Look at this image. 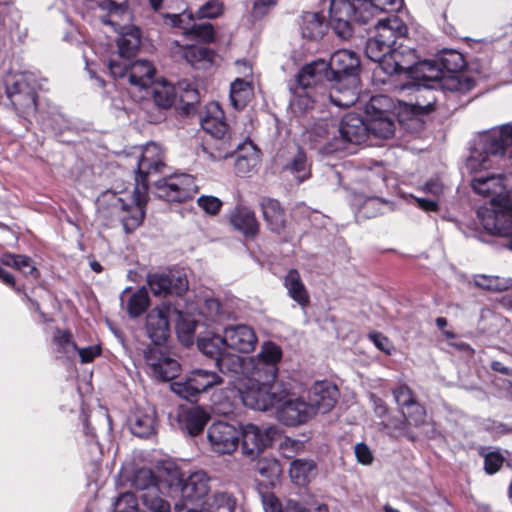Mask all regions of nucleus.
I'll list each match as a JSON object with an SVG mask.
<instances>
[{"mask_svg": "<svg viewBox=\"0 0 512 512\" xmlns=\"http://www.w3.org/2000/svg\"><path fill=\"white\" fill-rule=\"evenodd\" d=\"M131 482L135 488L146 490L142 495V502L150 512H170V503L160 496V489L156 485V475L151 469H137Z\"/></svg>", "mask_w": 512, "mask_h": 512, "instance_id": "11", "label": "nucleus"}, {"mask_svg": "<svg viewBox=\"0 0 512 512\" xmlns=\"http://www.w3.org/2000/svg\"><path fill=\"white\" fill-rule=\"evenodd\" d=\"M181 428L189 435H198L204 429L209 420V415L200 407H193L183 410L179 416Z\"/></svg>", "mask_w": 512, "mask_h": 512, "instance_id": "32", "label": "nucleus"}, {"mask_svg": "<svg viewBox=\"0 0 512 512\" xmlns=\"http://www.w3.org/2000/svg\"><path fill=\"white\" fill-rule=\"evenodd\" d=\"M1 262L5 266L13 267L24 275H33L36 277L37 269L30 258L23 255L4 254Z\"/></svg>", "mask_w": 512, "mask_h": 512, "instance_id": "47", "label": "nucleus"}, {"mask_svg": "<svg viewBox=\"0 0 512 512\" xmlns=\"http://www.w3.org/2000/svg\"><path fill=\"white\" fill-rule=\"evenodd\" d=\"M402 414L411 425L419 426L425 422L426 411L417 402L412 403V406H408V409H403Z\"/></svg>", "mask_w": 512, "mask_h": 512, "instance_id": "59", "label": "nucleus"}, {"mask_svg": "<svg viewBox=\"0 0 512 512\" xmlns=\"http://www.w3.org/2000/svg\"><path fill=\"white\" fill-rule=\"evenodd\" d=\"M263 218L272 232L280 233L285 227V213L280 203L272 198L260 202Z\"/></svg>", "mask_w": 512, "mask_h": 512, "instance_id": "31", "label": "nucleus"}, {"mask_svg": "<svg viewBox=\"0 0 512 512\" xmlns=\"http://www.w3.org/2000/svg\"><path fill=\"white\" fill-rule=\"evenodd\" d=\"M233 227L241 231L246 237H254L258 233L259 224L255 214L246 207H238L230 218Z\"/></svg>", "mask_w": 512, "mask_h": 512, "instance_id": "35", "label": "nucleus"}, {"mask_svg": "<svg viewBox=\"0 0 512 512\" xmlns=\"http://www.w3.org/2000/svg\"><path fill=\"white\" fill-rule=\"evenodd\" d=\"M148 305V293L145 288H141L129 296L126 309L131 317H137L145 311Z\"/></svg>", "mask_w": 512, "mask_h": 512, "instance_id": "50", "label": "nucleus"}, {"mask_svg": "<svg viewBox=\"0 0 512 512\" xmlns=\"http://www.w3.org/2000/svg\"><path fill=\"white\" fill-rule=\"evenodd\" d=\"M505 156L512 165V122L479 133L467 166L472 171L488 169L492 166L493 158ZM509 247L512 249V240Z\"/></svg>", "mask_w": 512, "mask_h": 512, "instance_id": "3", "label": "nucleus"}, {"mask_svg": "<svg viewBox=\"0 0 512 512\" xmlns=\"http://www.w3.org/2000/svg\"><path fill=\"white\" fill-rule=\"evenodd\" d=\"M326 31L324 18L315 12H306L302 16L301 33L309 40L320 39Z\"/></svg>", "mask_w": 512, "mask_h": 512, "instance_id": "38", "label": "nucleus"}, {"mask_svg": "<svg viewBox=\"0 0 512 512\" xmlns=\"http://www.w3.org/2000/svg\"><path fill=\"white\" fill-rule=\"evenodd\" d=\"M396 403L401 407V410L408 409L412 403H416L413 398L411 389L406 385H401L393 391Z\"/></svg>", "mask_w": 512, "mask_h": 512, "instance_id": "61", "label": "nucleus"}, {"mask_svg": "<svg viewBox=\"0 0 512 512\" xmlns=\"http://www.w3.org/2000/svg\"><path fill=\"white\" fill-rule=\"evenodd\" d=\"M174 45L181 51L183 57L191 65L205 67L214 62L215 53L209 48L197 45L181 46L178 42H174Z\"/></svg>", "mask_w": 512, "mask_h": 512, "instance_id": "37", "label": "nucleus"}, {"mask_svg": "<svg viewBox=\"0 0 512 512\" xmlns=\"http://www.w3.org/2000/svg\"><path fill=\"white\" fill-rule=\"evenodd\" d=\"M148 94H151L155 104L162 108H168L172 106L176 91L172 84L168 83L165 80L154 82L150 89L148 90Z\"/></svg>", "mask_w": 512, "mask_h": 512, "instance_id": "41", "label": "nucleus"}, {"mask_svg": "<svg viewBox=\"0 0 512 512\" xmlns=\"http://www.w3.org/2000/svg\"><path fill=\"white\" fill-rule=\"evenodd\" d=\"M418 96L416 102L411 104V112L414 116L427 114L434 109L437 101L433 92L427 88H418Z\"/></svg>", "mask_w": 512, "mask_h": 512, "instance_id": "46", "label": "nucleus"}, {"mask_svg": "<svg viewBox=\"0 0 512 512\" xmlns=\"http://www.w3.org/2000/svg\"><path fill=\"white\" fill-rule=\"evenodd\" d=\"M417 60L418 56L412 48L400 44L384 58L382 71L388 75L404 73L410 77Z\"/></svg>", "mask_w": 512, "mask_h": 512, "instance_id": "21", "label": "nucleus"}, {"mask_svg": "<svg viewBox=\"0 0 512 512\" xmlns=\"http://www.w3.org/2000/svg\"><path fill=\"white\" fill-rule=\"evenodd\" d=\"M203 130L213 137L222 139L225 137L228 126L224 121V113L218 104L212 103L207 107L206 114L201 119Z\"/></svg>", "mask_w": 512, "mask_h": 512, "instance_id": "29", "label": "nucleus"}, {"mask_svg": "<svg viewBox=\"0 0 512 512\" xmlns=\"http://www.w3.org/2000/svg\"><path fill=\"white\" fill-rule=\"evenodd\" d=\"M114 512H135L138 509V499L132 492L120 494L113 502Z\"/></svg>", "mask_w": 512, "mask_h": 512, "instance_id": "56", "label": "nucleus"}, {"mask_svg": "<svg viewBox=\"0 0 512 512\" xmlns=\"http://www.w3.org/2000/svg\"><path fill=\"white\" fill-rule=\"evenodd\" d=\"M256 471L264 477H272L280 472V466L274 458H264L257 462Z\"/></svg>", "mask_w": 512, "mask_h": 512, "instance_id": "60", "label": "nucleus"}, {"mask_svg": "<svg viewBox=\"0 0 512 512\" xmlns=\"http://www.w3.org/2000/svg\"><path fill=\"white\" fill-rule=\"evenodd\" d=\"M282 359V349L274 342L267 341L261 346L260 352L255 358H249L247 364H251L254 361L257 363L254 365L252 374L262 375L268 377L271 380H275L278 373L277 364Z\"/></svg>", "mask_w": 512, "mask_h": 512, "instance_id": "18", "label": "nucleus"}, {"mask_svg": "<svg viewBox=\"0 0 512 512\" xmlns=\"http://www.w3.org/2000/svg\"><path fill=\"white\" fill-rule=\"evenodd\" d=\"M338 389L328 382H316L309 390L308 401L313 407L315 415L318 412H329L337 402Z\"/></svg>", "mask_w": 512, "mask_h": 512, "instance_id": "24", "label": "nucleus"}, {"mask_svg": "<svg viewBox=\"0 0 512 512\" xmlns=\"http://www.w3.org/2000/svg\"><path fill=\"white\" fill-rule=\"evenodd\" d=\"M145 361L149 374L159 381L172 380L180 372V364L156 346L147 348L145 351Z\"/></svg>", "mask_w": 512, "mask_h": 512, "instance_id": "16", "label": "nucleus"}, {"mask_svg": "<svg viewBox=\"0 0 512 512\" xmlns=\"http://www.w3.org/2000/svg\"><path fill=\"white\" fill-rule=\"evenodd\" d=\"M147 283L155 296L182 295L188 289L186 277L180 273H154L147 276Z\"/></svg>", "mask_w": 512, "mask_h": 512, "instance_id": "20", "label": "nucleus"}, {"mask_svg": "<svg viewBox=\"0 0 512 512\" xmlns=\"http://www.w3.org/2000/svg\"><path fill=\"white\" fill-rule=\"evenodd\" d=\"M156 194L166 201L182 202L197 191L195 178L189 174H174L155 182Z\"/></svg>", "mask_w": 512, "mask_h": 512, "instance_id": "10", "label": "nucleus"}, {"mask_svg": "<svg viewBox=\"0 0 512 512\" xmlns=\"http://www.w3.org/2000/svg\"><path fill=\"white\" fill-rule=\"evenodd\" d=\"M284 286L288 295L300 306L305 307L309 304V293L296 269L288 271L284 278Z\"/></svg>", "mask_w": 512, "mask_h": 512, "instance_id": "36", "label": "nucleus"}, {"mask_svg": "<svg viewBox=\"0 0 512 512\" xmlns=\"http://www.w3.org/2000/svg\"><path fill=\"white\" fill-rule=\"evenodd\" d=\"M317 475V465L312 459H295L290 463L289 477L298 486H305Z\"/></svg>", "mask_w": 512, "mask_h": 512, "instance_id": "33", "label": "nucleus"}, {"mask_svg": "<svg viewBox=\"0 0 512 512\" xmlns=\"http://www.w3.org/2000/svg\"><path fill=\"white\" fill-rule=\"evenodd\" d=\"M155 68L147 60H137L129 65L128 82L132 88L144 91L146 97L150 86L155 82Z\"/></svg>", "mask_w": 512, "mask_h": 512, "instance_id": "26", "label": "nucleus"}, {"mask_svg": "<svg viewBox=\"0 0 512 512\" xmlns=\"http://www.w3.org/2000/svg\"><path fill=\"white\" fill-rule=\"evenodd\" d=\"M209 490V477L204 471L190 474L180 486L181 501L174 504L176 512H200L198 507L204 503Z\"/></svg>", "mask_w": 512, "mask_h": 512, "instance_id": "9", "label": "nucleus"}, {"mask_svg": "<svg viewBox=\"0 0 512 512\" xmlns=\"http://www.w3.org/2000/svg\"><path fill=\"white\" fill-rule=\"evenodd\" d=\"M197 322L187 314H179L176 323V331L179 340L184 345H190L193 342V336L197 327Z\"/></svg>", "mask_w": 512, "mask_h": 512, "instance_id": "48", "label": "nucleus"}, {"mask_svg": "<svg viewBox=\"0 0 512 512\" xmlns=\"http://www.w3.org/2000/svg\"><path fill=\"white\" fill-rule=\"evenodd\" d=\"M98 6L107 15L101 16L106 25H118V19L131 22L132 15L127 6V0H99Z\"/></svg>", "mask_w": 512, "mask_h": 512, "instance_id": "30", "label": "nucleus"}, {"mask_svg": "<svg viewBox=\"0 0 512 512\" xmlns=\"http://www.w3.org/2000/svg\"><path fill=\"white\" fill-rule=\"evenodd\" d=\"M290 90L292 93L290 106L294 113H304L313 108L314 99L311 90L295 84L290 87Z\"/></svg>", "mask_w": 512, "mask_h": 512, "instance_id": "44", "label": "nucleus"}, {"mask_svg": "<svg viewBox=\"0 0 512 512\" xmlns=\"http://www.w3.org/2000/svg\"><path fill=\"white\" fill-rule=\"evenodd\" d=\"M376 34L366 44L367 57L378 63L382 69L384 58L390 53L391 45L396 43V38L404 36L407 27L402 20L395 15L379 19L375 25Z\"/></svg>", "mask_w": 512, "mask_h": 512, "instance_id": "7", "label": "nucleus"}, {"mask_svg": "<svg viewBox=\"0 0 512 512\" xmlns=\"http://www.w3.org/2000/svg\"><path fill=\"white\" fill-rule=\"evenodd\" d=\"M120 35L117 39L119 58L132 55L140 46L141 38L139 29L130 22L118 19V25H111Z\"/></svg>", "mask_w": 512, "mask_h": 512, "instance_id": "27", "label": "nucleus"}, {"mask_svg": "<svg viewBox=\"0 0 512 512\" xmlns=\"http://www.w3.org/2000/svg\"><path fill=\"white\" fill-rule=\"evenodd\" d=\"M338 131L339 141L344 143L361 144L369 136L366 119L353 113H348L342 118Z\"/></svg>", "mask_w": 512, "mask_h": 512, "instance_id": "25", "label": "nucleus"}, {"mask_svg": "<svg viewBox=\"0 0 512 512\" xmlns=\"http://www.w3.org/2000/svg\"><path fill=\"white\" fill-rule=\"evenodd\" d=\"M315 416L313 407L309 401L302 398H289L277 405V417L279 421L288 426H294L306 423Z\"/></svg>", "mask_w": 512, "mask_h": 512, "instance_id": "17", "label": "nucleus"}, {"mask_svg": "<svg viewBox=\"0 0 512 512\" xmlns=\"http://www.w3.org/2000/svg\"><path fill=\"white\" fill-rule=\"evenodd\" d=\"M388 99L385 96L371 98L366 106V123L368 134L378 138H389L395 130V123L389 114L382 109Z\"/></svg>", "mask_w": 512, "mask_h": 512, "instance_id": "13", "label": "nucleus"}, {"mask_svg": "<svg viewBox=\"0 0 512 512\" xmlns=\"http://www.w3.org/2000/svg\"><path fill=\"white\" fill-rule=\"evenodd\" d=\"M208 505L210 509L224 512H234L239 507L238 500L228 492L215 493Z\"/></svg>", "mask_w": 512, "mask_h": 512, "instance_id": "53", "label": "nucleus"}, {"mask_svg": "<svg viewBox=\"0 0 512 512\" xmlns=\"http://www.w3.org/2000/svg\"><path fill=\"white\" fill-rule=\"evenodd\" d=\"M229 146L240 148L250 152L247 155L237 154L235 159V171L239 176H248L258 164V153L252 142H245L243 144L233 143L230 141Z\"/></svg>", "mask_w": 512, "mask_h": 512, "instance_id": "34", "label": "nucleus"}, {"mask_svg": "<svg viewBox=\"0 0 512 512\" xmlns=\"http://www.w3.org/2000/svg\"><path fill=\"white\" fill-rule=\"evenodd\" d=\"M409 78L415 80L418 86H439L443 90L458 93L469 92L475 86L474 78L468 74L445 75L437 58L424 61L418 59Z\"/></svg>", "mask_w": 512, "mask_h": 512, "instance_id": "5", "label": "nucleus"}, {"mask_svg": "<svg viewBox=\"0 0 512 512\" xmlns=\"http://www.w3.org/2000/svg\"><path fill=\"white\" fill-rule=\"evenodd\" d=\"M333 29L341 38H348L354 23L366 24L372 19L367 0H331L329 9Z\"/></svg>", "mask_w": 512, "mask_h": 512, "instance_id": "6", "label": "nucleus"}, {"mask_svg": "<svg viewBox=\"0 0 512 512\" xmlns=\"http://www.w3.org/2000/svg\"><path fill=\"white\" fill-rule=\"evenodd\" d=\"M186 38L191 40H199L203 43H213L215 41V30L211 23H192L186 32Z\"/></svg>", "mask_w": 512, "mask_h": 512, "instance_id": "51", "label": "nucleus"}, {"mask_svg": "<svg viewBox=\"0 0 512 512\" xmlns=\"http://www.w3.org/2000/svg\"><path fill=\"white\" fill-rule=\"evenodd\" d=\"M224 6L218 0H210L203 4L195 13V19H212L222 15Z\"/></svg>", "mask_w": 512, "mask_h": 512, "instance_id": "57", "label": "nucleus"}, {"mask_svg": "<svg viewBox=\"0 0 512 512\" xmlns=\"http://www.w3.org/2000/svg\"><path fill=\"white\" fill-rule=\"evenodd\" d=\"M239 437L236 427L223 421L213 423L207 431L209 444L218 454H232L238 447Z\"/></svg>", "mask_w": 512, "mask_h": 512, "instance_id": "15", "label": "nucleus"}, {"mask_svg": "<svg viewBox=\"0 0 512 512\" xmlns=\"http://www.w3.org/2000/svg\"><path fill=\"white\" fill-rule=\"evenodd\" d=\"M129 65L126 60L112 59L109 61V70L115 78L128 79Z\"/></svg>", "mask_w": 512, "mask_h": 512, "instance_id": "63", "label": "nucleus"}, {"mask_svg": "<svg viewBox=\"0 0 512 512\" xmlns=\"http://www.w3.org/2000/svg\"><path fill=\"white\" fill-rule=\"evenodd\" d=\"M436 58L445 75L464 74L461 70L465 66V60L463 55L458 51L445 50Z\"/></svg>", "mask_w": 512, "mask_h": 512, "instance_id": "43", "label": "nucleus"}, {"mask_svg": "<svg viewBox=\"0 0 512 512\" xmlns=\"http://www.w3.org/2000/svg\"><path fill=\"white\" fill-rule=\"evenodd\" d=\"M223 383L221 375L215 371L196 368L185 377L171 383L170 388L179 397L191 401H198L201 394L208 392Z\"/></svg>", "mask_w": 512, "mask_h": 512, "instance_id": "8", "label": "nucleus"}, {"mask_svg": "<svg viewBox=\"0 0 512 512\" xmlns=\"http://www.w3.org/2000/svg\"><path fill=\"white\" fill-rule=\"evenodd\" d=\"M53 343L57 351L67 358H73L77 351L76 344L72 341V334L68 331L57 330L53 337Z\"/></svg>", "mask_w": 512, "mask_h": 512, "instance_id": "52", "label": "nucleus"}, {"mask_svg": "<svg viewBox=\"0 0 512 512\" xmlns=\"http://www.w3.org/2000/svg\"><path fill=\"white\" fill-rule=\"evenodd\" d=\"M253 96L251 83L246 79L236 78L230 86L231 104L236 109H241L247 105Z\"/></svg>", "mask_w": 512, "mask_h": 512, "instance_id": "40", "label": "nucleus"}, {"mask_svg": "<svg viewBox=\"0 0 512 512\" xmlns=\"http://www.w3.org/2000/svg\"><path fill=\"white\" fill-rule=\"evenodd\" d=\"M197 345L203 354L216 359V363L221 370L227 369L235 373L244 372L246 360L227 352L223 335L199 338Z\"/></svg>", "mask_w": 512, "mask_h": 512, "instance_id": "12", "label": "nucleus"}, {"mask_svg": "<svg viewBox=\"0 0 512 512\" xmlns=\"http://www.w3.org/2000/svg\"><path fill=\"white\" fill-rule=\"evenodd\" d=\"M326 82L330 83V87L334 83L328 63L325 60H316L301 68L296 75L294 84L312 91L313 88L324 85Z\"/></svg>", "mask_w": 512, "mask_h": 512, "instance_id": "22", "label": "nucleus"}, {"mask_svg": "<svg viewBox=\"0 0 512 512\" xmlns=\"http://www.w3.org/2000/svg\"><path fill=\"white\" fill-rule=\"evenodd\" d=\"M197 203L206 213L216 215L222 206V202L214 196H201L198 198Z\"/></svg>", "mask_w": 512, "mask_h": 512, "instance_id": "62", "label": "nucleus"}, {"mask_svg": "<svg viewBox=\"0 0 512 512\" xmlns=\"http://www.w3.org/2000/svg\"><path fill=\"white\" fill-rule=\"evenodd\" d=\"M285 508L294 512H312L313 510L321 512L323 509L327 510L325 505L316 501L311 495H308L307 500H303L302 503L293 499H289L287 500Z\"/></svg>", "mask_w": 512, "mask_h": 512, "instance_id": "55", "label": "nucleus"}, {"mask_svg": "<svg viewBox=\"0 0 512 512\" xmlns=\"http://www.w3.org/2000/svg\"><path fill=\"white\" fill-rule=\"evenodd\" d=\"M243 404L258 411H267L284 401L288 388L275 380L252 374L238 386Z\"/></svg>", "mask_w": 512, "mask_h": 512, "instance_id": "4", "label": "nucleus"}, {"mask_svg": "<svg viewBox=\"0 0 512 512\" xmlns=\"http://www.w3.org/2000/svg\"><path fill=\"white\" fill-rule=\"evenodd\" d=\"M503 460L504 459L501 456V454H499L497 452L488 453L485 456V460H484L485 471L489 474H493V473L497 472L500 469V467L502 466Z\"/></svg>", "mask_w": 512, "mask_h": 512, "instance_id": "64", "label": "nucleus"}, {"mask_svg": "<svg viewBox=\"0 0 512 512\" xmlns=\"http://www.w3.org/2000/svg\"><path fill=\"white\" fill-rule=\"evenodd\" d=\"M182 481V473L175 463L163 462L157 467L156 482L178 489Z\"/></svg>", "mask_w": 512, "mask_h": 512, "instance_id": "42", "label": "nucleus"}, {"mask_svg": "<svg viewBox=\"0 0 512 512\" xmlns=\"http://www.w3.org/2000/svg\"><path fill=\"white\" fill-rule=\"evenodd\" d=\"M7 95L20 113L30 115L35 112V93L19 81L15 83V87L13 89L9 87L7 88Z\"/></svg>", "mask_w": 512, "mask_h": 512, "instance_id": "28", "label": "nucleus"}, {"mask_svg": "<svg viewBox=\"0 0 512 512\" xmlns=\"http://www.w3.org/2000/svg\"><path fill=\"white\" fill-rule=\"evenodd\" d=\"M165 168L163 149L154 142L146 144L138 161L139 178H136L137 183L133 190L131 203H126L123 198H117L112 205V214L118 218L126 233L138 228L144 219V208L147 202V178L162 173Z\"/></svg>", "mask_w": 512, "mask_h": 512, "instance_id": "1", "label": "nucleus"}, {"mask_svg": "<svg viewBox=\"0 0 512 512\" xmlns=\"http://www.w3.org/2000/svg\"><path fill=\"white\" fill-rule=\"evenodd\" d=\"M172 308L168 305H161L152 309L146 318V330L149 338L156 345V347L169 336L170 326L169 319Z\"/></svg>", "mask_w": 512, "mask_h": 512, "instance_id": "23", "label": "nucleus"}, {"mask_svg": "<svg viewBox=\"0 0 512 512\" xmlns=\"http://www.w3.org/2000/svg\"><path fill=\"white\" fill-rule=\"evenodd\" d=\"M474 285L490 292H502L512 287V279L492 275H475Z\"/></svg>", "mask_w": 512, "mask_h": 512, "instance_id": "45", "label": "nucleus"}, {"mask_svg": "<svg viewBox=\"0 0 512 512\" xmlns=\"http://www.w3.org/2000/svg\"><path fill=\"white\" fill-rule=\"evenodd\" d=\"M277 430L273 426L260 428L254 424L242 427V452L245 456L254 459L258 457L271 443Z\"/></svg>", "mask_w": 512, "mask_h": 512, "instance_id": "14", "label": "nucleus"}, {"mask_svg": "<svg viewBox=\"0 0 512 512\" xmlns=\"http://www.w3.org/2000/svg\"><path fill=\"white\" fill-rule=\"evenodd\" d=\"M156 412L154 408H148L144 412H138L131 422V431L138 437H149L154 433Z\"/></svg>", "mask_w": 512, "mask_h": 512, "instance_id": "39", "label": "nucleus"}, {"mask_svg": "<svg viewBox=\"0 0 512 512\" xmlns=\"http://www.w3.org/2000/svg\"><path fill=\"white\" fill-rule=\"evenodd\" d=\"M288 168L296 174L299 182L306 180L310 175L306 165V156L302 151L297 152Z\"/></svg>", "mask_w": 512, "mask_h": 512, "instance_id": "58", "label": "nucleus"}, {"mask_svg": "<svg viewBox=\"0 0 512 512\" xmlns=\"http://www.w3.org/2000/svg\"><path fill=\"white\" fill-rule=\"evenodd\" d=\"M164 23L170 27L182 30V34L186 38V32L190 29L192 22L195 20L194 12L184 10L177 14H161Z\"/></svg>", "mask_w": 512, "mask_h": 512, "instance_id": "49", "label": "nucleus"}, {"mask_svg": "<svg viewBox=\"0 0 512 512\" xmlns=\"http://www.w3.org/2000/svg\"><path fill=\"white\" fill-rule=\"evenodd\" d=\"M223 342L227 349L239 353H251L254 351L258 338L254 329L245 324L231 325L223 331Z\"/></svg>", "mask_w": 512, "mask_h": 512, "instance_id": "19", "label": "nucleus"}, {"mask_svg": "<svg viewBox=\"0 0 512 512\" xmlns=\"http://www.w3.org/2000/svg\"><path fill=\"white\" fill-rule=\"evenodd\" d=\"M368 10L372 12V18L381 13H394L402 7L403 0H367Z\"/></svg>", "mask_w": 512, "mask_h": 512, "instance_id": "54", "label": "nucleus"}, {"mask_svg": "<svg viewBox=\"0 0 512 512\" xmlns=\"http://www.w3.org/2000/svg\"><path fill=\"white\" fill-rule=\"evenodd\" d=\"M360 62L356 53L342 49L334 52L328 63L330 74L334 80L329 98L339 107L353 105L359 94Z\"/></svg>", "mask_w": 512, "mask_h": 512, "instance_id": "2", "label": "nucleus"}]
</instances>
